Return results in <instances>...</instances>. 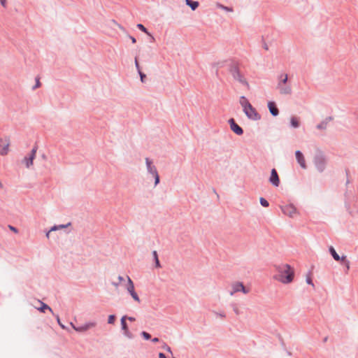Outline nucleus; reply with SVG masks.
Instances as JSON below:
<instances>
[{
  "label": "nucleus",
  "mask_w": 358,
  "mask_h": 358,
  "mask_svg": "<svg viewBox=\"0 0 358 358\" xmlns=\"http://www.w3.org/2000/svg\"><path fill=\"white\" fill-rule=\"evenodd\" d=\"M275 273L273 278L282 284L291 283L294 278V269L289 264H281L275 266Z\"/></svg>",
  "instance_id": "f257e3e1"
},
{
  "label": "nucleus",
  "mask_w": 358,
  "mask_h": 358,
  "mask_svg": "<svg viewBox=\"0 0 358 358\" xmlns=\"http://www.w3.org/2000/svg\"><path fill=\"white\" fill-rule=\"evenodd\" d=\"M288 76L287 73H282L278 76L277 89L281 94L288 95L292 93V87L287 84Z\"/></svg>",
  "instance_id": "f03ea898"
},
{
  "label": "nucleus",
  "mask_w": 358,
  "mask_h": 358,
  "mask_svg": "<svg viewBox=\"0 0 358 358\" xmlns=\"http://www.w3.org/2000/svg\"><path fill=\"white\" fill-rule=\"evenodd\" d=\"M229 72L234 80L239 82L243 85H245L246 87H249V84L243 75L241 73L238 67L236 64H233L229 68Z\"/></svg>",
  "instance_id": "7ed1b4c3"
},
{
  "label": "nucleus",
  "mask_w": 358,
  "mask_h": 358,
  "mask_svg": "<svg viewBox=\"0 0 358 358\" xmlns=\"http://www.w3.org/2000/svg\"><path fill=\"white\" fill-rule=\"evenodd\" d=\"M10 139L8 136L0 137V155L6 156L10 150Z\"/></svg>",
  "instance_id": "20e7f679"
},
{
  "label": "nucleus",
  "mask_w": 358,
  "mask_h": 358,
  "mask_svg": "<svg viewBox=\"0 0 358 358\" xmlns=\"http://www.w3.org/2000/svg\"><path fill=\"white\" fill-rule=\"evenodd\" d=\"M145 163L147 166L148 171L152 174L155 178V185H157L159 182V176L157 173L156 167L152 164V162L151 160H150L148 158L145 159Z\"/></svg>",
  "instance_id": "39448f33"
},
{
  "label": "nucleus",
  "mask_w": 358,
  "mask_h": 358,
  "mask_svg": "<svg viewBox=\"0 0 358 358\" xmlns=\"http://www.w3.org/2000/svg\"><path fill=\"white\" fill-rule=\"evenodd\" d=\"M127 283L126 285V289L128 291V292L131 294V297L134 301H136L138 303L141 302V300L137 294V293L135 292L134 285L131 279L127 276Z\"/></svg>",
  "instance_id": "423d86ee"
},
{
  "label": "nucleus",
  "mask_w": 358,
  "mask_h": 358,
  "mask_svg": "<svg viewBox=\"0 0 358 358\" xmlns=\"http://www.w3.org/2000/svg\"><path fill=\"white\" fill-rule=\"evenodd\" d=\"M231 291L229 294L233 296L235 293L238 292H242L243 294H248L249 292V289L245 288L243 284L241 282H235L231 285Z\"/></svg>",
  "instance_id": "0eeeda50"
},
{
  "label": "nucleus",
  "mask_w": 358,
  "mask_h": 358,
  "mask_svg": "<svg viewBox=\"0 0 358 358\" xmlns=\"http://www.w3.org/2000/svg\"><path fill=\"white\" fill-rule=\"evenodd\" d=\"M37 152V147L35 146L32 148L31 151L27 155V156L24 157L22 160V163L25 165V166L29 169L33 165L34 159L36 157Z\"/></svg>",
  "instance_id": "6e6552de"
},
{
  "label": "nucleus",
  "mask_w": 358,
  "mask_h": 358,
  "mask_svg": "<svg viewBox=\"0 0 358 358\" xmlns=\"http://www.w3.org/2000/svg\"><path fill=\"white\" fill-rule=\"evenodd\" d=\"M243 112L248 118L252 120H258L260 119L259 114L257 112L256 109L252 107V105L248 106L246 108H244Z\"/></svg>",
  "instance_id": "1a4fd4ad"
},
{
  "label": "nucleus",
  "mask_w": 358,
  "mask_h": 358,
  "mask_svg": "<svg viewBox=\"0 0 358 358\" xmlns=\"http://www.w3.org/2000/svg\"><path fill=\"white\" fill-rule=\"evenodd\" d=\"M317 170L322 172L326 168L327 161L322 155H318L315 158L314 161Z\"/></svg>",
  "instance_id": "9d476101"
},
{
  "label": "nucleus",
  "mask_w": 358,
  "mask_h": 358,
  "mask_svg": "<svg viewBox=\"0 0 358 358\" xmlns=\"http://www.w3.org/2000/svg\"><path fill=\"white\" fill-rule=\"evenodd\" d=\"M71 326L73 328L75 331L77 332H85L88 331L90 329H92L96 327V323L95 322H90L85 324L84 325L80 327H76L73 323L71 322Z\"/></svg>",
  "instance_id": "9b49d317"
},
{
  "label": "nucleus",
  "mask_w": 358,
  "mask_h": 358,
  "mask_svg": "<svg viewBox=\"0 0 358 358\" xmlns=\"http://www.w3.org/2000/svg\"><path fill=\"white\" fill-rule=\"evenodd\" d=\"M282 213L289 217H294L298 215L296 208L293 205H287L282 207Z\"/></svg>",
  "instance_id": "f8f14e48"
},
{
  "label": "nucleus",
  "mask_w": 358,
  "mask_h": 358,
  "mask_svg": "<svg viewBox=\"0 0 358 358\" xmlns=\"http://www.w3.org/2000/svg\"><path fill=\"white\" fill-rule=\"evenodd\" d=\"M229 123L230 124L231 129L237 135H241L243 133V131L241 127H239L234 121L233 118H231L229 120Z\"/></svg>",
  "instance_id": "ddd939ff"
},
{
  "label": "nucleus",
  "mask_w": 358,
  "mask_h": 358,
  "mask_svg": "<svg viewBox=\"0 0 358 358\" xmlns=\"http://www.w3.org/2000/svg\"><path fill=\"white\" fill-rule=\"evenodd\" d=\"M295 155H296V159L299 164L300 165V166L302 169H306L307 168V166H306L305 157H304L303 153L301 151L297 150L295 152Z\"/></svg>",
  "instance_id": "4468645a"
},
{
  "label": "nucleus",
  "mask_w": 358,
  "mask_h": 358,
  "mask_svg": "<svg viewBox=\"0 0 358 358\" xmlns=\"http://www.w3.org/2000/svg\"><path fill=\"white\" fill-rule=\"evenodd\" d=\"M269 181L274 186H275V187L279 186L280 179H279V176L278 175V173H277V171H276V170L275 169H273L271 170Z\"/></svg>",
  "instance_id": "2eb2a0df"
},
{
  "label": "nucleus",
  "mask_w": 358,
  "mask_h": 358,
  "mask_svg": "<svg viewBox=\"0 0 358 358\" xmlns=\"http://www.w3.org/2000/svg\"><path fill=\"white\" fill-rule=\"evenodd\" d=\"M126 320H127V316L124 315V316H122V318H121V326H122V330L124 331V334L126 336L129 337V338H131L132 337V335L130 333V331H129V329H128V327H127V324L126 323Z\"/></svg>",
  "instance_id": "dca6fc26"
},
{
  "label": "nucleus",
  "mask_w": 358,
  "mask_h": 358,
  "mask_svg": "<svg viewBox=\"0 0 358 358\" xmlns=\"http://www.w3.org/2000/svg\"><path fill=\"white\" fill-rule=\"evenodd\" d=\"M268 107L270 113L273 116H277L278 115L279 111H278V109L277 108L274 102H272V101L268 102Z\"/></svg>",
  "instance_id": "f3484780"
},
{
  "label": "nucleus",
  "mask_w": 358,
  "mask_h": 358,
  "mask_svg": "<svg viewBox=\"0 0 358 358\" xmlns=\"http://www.w3.org/2000/svg\"><path fill=\"white\" fill-rule=\"evenodd\" d=\"M38 302L41 304V307L37 308V309L41 311V313H45L46 310H48L50 313H53L52 308L48 306L47 304L44 303L43 302L38 301Z\"/></svg>",
  "instance_id": "a211bd4d"
},
{
  "label": "nucleus",
  "mask_w": 358,
  "mask_h": 358,
  "mask_svg": "<svg viewBox=\"0 0 358 358\" xmlns=\"http://www.w3.org/2000/svg\"><path fill=\"white\" fill-rule=\"evenodd\" d=\"M135 66H136V68L139 75H140L141 82L144 83L145 75L143 73H142L141 68H140L139 63H138L136 57L135 58Z\"/></svg>",
  "instance_id": "6ab92c4d"
},
{
  "label": "nucleus",
  "mask_w": 358,
  "mask_h": 358,
  "mask_svg": "<svg viewBox=\"0 0 358 358\" xmlns=\"http://www.w3.org/2000/svg\"><path fill=\"white\" fill-rule=\"evenodd\" d=\"M185 3L193 10H196L198 8V6H199V2L198 1H192V0H185Z\"/></svg>",
  "instance_id": "aec40b11"
},
{
  "label": "nucleus",
  "mask_w": 358,
  "mask_h": 358,
  "mask_svg": "<svg viewBox=\"0 0 358 358\" xmlns=\"http://www.w3.org/2000/svg\"><path fill=\"white\" fill-rule=\"evenodd\" d=\"M239 102H240V104L241 105V106L243 107V110L244 108H246L248 107V106L251 105L250 103V102L248 101V100L243 96H241Z\"/></svg>",
  "instance_id": "412c9836"
},
{
  "label": "nucleus",
  "mask_w": 358,
  "mask_h": 358,
  "mask_svg": "<svg viewBox=\"0 0 358 358\" xmlns=\"http://www.w3.org/2000/svg\"><path fill=\"white\" fill-rule=\"evenodd\" d=\"M329 251H330L332 257H334V259L336 261L341 260V258L339 257V255L337 254V252H336V250H334V248L333 247H330Z\"/></svg>",
  "instance_id": "4be33fe9"
},
{
  "label": "nucleus",
  "mask_w": 358,
  "mask_h": 358,
  "mask_svg": "<svg viewBox=\"0 0 358 358\" xmlns=\"http://www.w3.org/2000/svg\"><path fill=\"white\" fill-rule=\"evenodd\" d=\"M291 124L293 127L297 128L299 127L300 122L299 120L297 117H292L290 120Z\"/></svg>",
  "instance_id": "5701e85b"
},
{
  "label": "nucleus",
  "mask_w": 358,
  "mask_h": 358,
  "mask_svg": "<svg viewBox=\"0 0 358 358\" xmlns=\"http://www.w3.org/2000/svg\"><path fill=\"white\" fill-rule=\"evenodd\" d=\"M216 6L219 8H221L225 11H227V12H233V8H230V7H227V6H223L219 3H217L216 4Z\"/></svg>",
  "instance_id": "b1692460"
},
{
  "label": "nucleus",
  "mask_w": 358,
  "mask_h": 358,
  "mask_svg": "<svg viewBox=\"0 0 358 358\" xmlns=\"http://www.w3.org/2000/svg\"><path fill=\"white\" fill-rule=\"evenodd\" d=\"M260 203L264 207H268L269 203L264 198H260L259 199Z\"/></svg>",
  "instance_id": "393cba45"
},
{
  "label": "nucleus",
  "mask_w": 358,
  "mask_h": 358,
  "mask_svg": "<svg viewBox=\"0 0 358 358\" xmlns=\"http://www.w3.org/2000/svg\"><path fill=\"white\" fill-rule=\"evenodd\" d=\"M137 27L141 30L142 31H143L144 33L147 34H150L147 30V29L141 24H137Z\"/></svg>",
  "instance_id": "a878e982"
},
{
  "label": "nucleus",
  "mask_w": 358,
  "mask_h": 358,
  "mask_svg": "<svg viewBox=\"0 0 358 358\" xmlns=\"http://www.w3.org/2000/svg\"><path fill=\"white\" fill-rule=\"evenodd\" d=\"M341 261L345 263L347 270H349L350 269V262L346 259V257L343 256L341 257Z\"/></svg>",
  "instance_id": "bb28decb"
},
{
  "label": "nucleus",
  "mask_w": 358,
  "mask_h": 358,
  "mask_svg": "<svg viewBox=\"0 0 358 358\" xmlns=\"http://www.w3.org/2000/svg\"><path fill=\"white\" fill-rule=\"evenodd\" d=\"M327 127V122H322L320 124L317 125V128L319 129H325Z\"/></svg>",
  "instance_id": "cd10ccee"
},
{
  "label": "nucleus",
  "mask_w": 358,
  "mask_h": 358,
  "mask_svg": "<svg viewBox=\"0 0 358 358\" xmlns=\"http://www.w3.org/2000/svg\"><path fill=\"white\" fill-rule=\"evenodd\" d=\"M115 320V316L113 315H110L108 316V322L109 324H113Z\"/></svg>",
  "instance_id": "c85d7f7f"
},
{
  "label": "nucleus",
  "mask_w": 358,
  "mask_h": 358,
  "mask_svg": "<svg viewBox=\"0 0 358 358\" xmlns=\"http://www.w3.org/2000/svg\"><path fill=\"white\" fill-rule=\"evenodd\" d=\"M65 227H66L65 225L54 226V227H52L50 229V231H54L58 230V229H63V228H64Z\"/></svg>",
  "instance_id": "c756f323"
},
{
  "label": "nucleus",
  "mask_w": 358,
  "mask_h": 358,
  "mask_svg": "<svg viewBox=\"0 0 358 358\" xmlns=\"http://www.w3.org/2000/svg\"><path fill=\"white\" fill-rule=\"evenodd\" d=\"M55 317L57 319V323L59 324V325L63 329H66V327L62 323V322L60 321V319H59V317L58 315H55Z\"/></svg>",
  "instance_id": "7c9ffc66"
},
{
  "label": "nucleus",
  "mask_w": 358,
  "mask_h": 358,
  "mask_svg": "<svg viewBox=\"0 0 358 358\" xmlns=\"http://www.w3.org/2000/svg\"><path fill=\"white\" fill-rule=\"evenodd\" d=\"M41 85V83L40 82V78H36V85L33 87L34 89H36L38 87H40Z\"/></svg>",
  "instance_id": "2f4dec72"
},
{
  "label": "nucleus",
  "mask_w": 358,
  "mask_h": 358,
  "mask_svg": "<svg viewBox=\"0 0 358 358\" xmlns=\"http://www.w3.org/2000/svg\"><path fill=\"white\" fill-rule=\"evenodd\" d=\"M142 336H143L145 338V339H146V340L150 339V337H151V336H150V335L148 333L145 332V331H143V332H142Z\"/></svg>",
  "instance_id": "473e14b6"
},
{
  "label": "nucleus",
  "mask_w": 358,
  "mask_h": 358,
  "mask_svg": "<svg viewBox=\"0 0 358 358\" xmlns=\"http://www.w3.org/2000/svg\"><path fill=\"white\" fill-rule=\"evenodd\" d=\"M8 228L10 229V230H11L12 231H13L15 234L18 233V230L13 226L8 225Z\"/></svg>",
  "instance_id": "72a5a7b5"
},
{
  "label": "nucleus",
  "mask_w": 358,
  "mask_h": 358,
  "mask_svg": "<svg viewBox=\"0 0 358 358\" xmlns=\"http://www.w3.org/2000/svg\"><path fill=\"white\" fill-rule=\"evenodd\" d=\"M306 282H307V283H308V284H309V285H313V286L314 285H313V282H312V279H311V278H310V277H308V278H306Z\"/></svg>",
  "instance_id": "f704fd0d"
},
{
  "label": "nucleus",
  "mask_w": 358,
  "mask_h": 358,
  "mask_svg": "<svg viewBox=\"0 0 358 358\" xmlns=\"http://www.w3.org/2000/svg\"><path fill=\"white\" fill-rule=\"evenodd\" d=\"M0 3L1 4V6L4 8L6 7L7 4H6V0H0Z\"/></svg>",
  "instance_id": "c9c22d12"
},
{
  "label": "nucleus",
  "mask_w": 358,
  "mask_h": 358,
  "mask_svg": "<svg viewBox=\"0 0 358 358\" xmlns=\"http://www.w3.org/2000/svg\"><path fill=\"white\" fill-rule=\"evenodd\" d=\"M155 264H156V267H157V268H160L161 267V264L159 263V259H157L155 260Z\"/></svg>",
  "instance_id": "e433bc0d"
},
{
  "label": "nucleus",
  "mask_w": 358,
  "mask_h": 358,
  "mask_svg": "<svg viewBox=\"0 0 358 358\" xmlns=\"http://www.w3.org/2000/svg\"><path fill=\"white\" fill-rule=\"evenodd\" d=\"M127 320L131 321V322H134L136 320L135 317H127Z\"/></svg>",
  "instance_id": "4c0bfd02"
},
{
  "label": "nucleus",
  "mask_w": 358,
  "mask_h": 358,
  "mask_svg": "<svg viewBox=\"0 0 358 358\" xmlns=\"http://www.w3.org/2000/svg\"><path fill=\"white\" fill-rule=\"evenodd\" d=\"M153 256H154V258H155V260H156L157 259H158V255H157V253L156 251H154L153 252Z\"/></svg>",
  "instance_id": "58836bf2"
},
{
  "label": "nucleus",
  "mask_w": 358,
  "mask_h": 358,
  "mask_svg": "<svg viewBox=\"0 0 358 358\" xmlns=\"http://www.w3.org/2000/svg\"><path fill=\"white\" fill-rule=\"evenodd\" d=\"M159 358H166V356H165V355L164 353L160 352L159 354Z\"/></svg>",
  "instance_id": "ea45409f"
},
{
  "label": "nucleus",
  "mask_w": 358,
  "mask_h": 358,
  "mask_svg": "<svg viewBox=\"0 0 358 358\" xmlns=\"http://www.w3.org/2000/svg\"><path fill=\"white\" fill-rule=\"evenodd\" d=\"M130 38H131V42H132L133 43H136V38H135L134 37H133V36H130Z\"/></svg>",
  "instance_id": "a19ab883"
},
{
  "label": "nucleus",
  "mask_w": 358,
  "mask_h": 358,
  "mask_svg": "<svg viewBox=\"0 0 358 358\" xmlns=\"http://www.w3.org/2000/svg\"><path fill=\"white\" fill-rule=\"evenodd\" d=\"M118 280H120V282H122V280H124V278L122 276H119Z\"/></svg>",
  "instance_id": "79ce46f5"
},
{
  "label": "nucleus",
  "mask_w": 358,
  "mask_h": 358,
  "mask_svg": "<svg viewBox=\"0 0 358 358\" xmlns=\"http://www.w3.org/2000/svg\"><path fill=\"white\" fill-rule=\"evenodd\" d=\"M50 232H51V231H50H50L46 234V237H47L48 238H49V237H50Z\"/></svg>",
  "instance_id": "37998d69"
},
{
  "label": "nucleus",
  "mask_w": 358,
  "mask_h": 358,
  "mask_svg": "<svg viewBox=\"0 0 358 358\" xmlns=\"http://www.w3.org/2000/svg\"><path fill=\"white\" fill-rule=\"evenodd\" d=\"M159 339L157 338H155L152 339V341L156 343V342H158Z\"/></svg>",
  "instance_id": "c03bdc74"
},
{
  "label": "nucleus",
  "mask_w": 358,
  "mask_h": 358,
  "mask_svg": "<svg viewBox=\"0 0 358 358\" xmlns=\"http://www.w3.org/2000/svg\"><path fill=\"white\" fill-rule=\"evenodd\" d=\"M166 348L168 352H169L170 353H172V352L171 350V348L167 346Z\"/></svg>",
  "instance_id": "a18cd8bd"
},
{
  "label": "nucleus",
  "mask_w": 358,
  "mask_h": 358,
  "mask_svg": "<svg viewBox=\"0 0 358 358\" xmlns=\"http://www.w3.org/2000/svg\"><path fill=\"white\" fill-rule=\"evenodd\" d=\"M166 348L168 352H169L170 353H172V352L171 350V348L167 346Z\"/></svg>",
  "instance_id": "49530a36"
},
{
  "label": "nucleus",
  "mask_w": 358,
  "mask_h": 358,
  "mask_svg": "<svg viewBox=\"0 0 358 358\" xmlns=\"http://www.w3.org/2000/svg\"><path fill=\"white\" fill-rule=\"evenodd\" d=\"M235 312L238 314V309H235Z\"/></svg>",
  "instance_id": "de8ad7c7"
},
{
  "label": "nucleus",
  "mask_w": 358,
  "mask_h": 358,
  "mask_svg": "<svg viewBox=\"0 0 358 358\" xmlns=\"http://www.w3.org/2000/svg\"><path fill=\"white\" fill-rule=\"evenodd\" d=\"M0 187H2V184L1 182H0Z\"/></svg>",
  "instance_id": "09e8293b"
},
{
  "label": "nucleus",
  "mask_w": 358,
  "mask_h": 358,
  "mask_svg": "<svg viewBox=\"0 0 358 358\" xmlns=\"http://www.w3.org/2000/svg\"><path fill=\"white\" fill-rule=\"evenodd\" d=\"M173 358H176V357H173Z\"/></svg>",
  "instance_id": "8fccbe9b"
}]
</instances>
